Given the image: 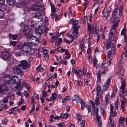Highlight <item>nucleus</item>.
Instances as JSON below:
<instances>
[{
    "instance_id": "nucleus-1",
    "label": "nucleus",
    "mask_w": 127,
    "mask_h": 127,
    "mask_svg": "<svg viewBox=\"0 0 127 127\" xmlns=\"http://www.w3.org/2000/svg\"><path fill=\"white\" fill-rule=\"evenodd\" d=\"M99 104H81V109L83 110L85 106L89 113L90 111L91 113L95 112L96 116V119L98 122V125L99 127H102V123L100 119V117L97 114L98 109L96 106L98 105Z\"/></svg>"
},
{
    "instance_id": "nucleus-2",
    "label": "nucleus",
    "mask_w": 127,
    "mask_h": 127,
    "mask_svg": "<svg viewBox=\"0 0 127 127\" xmlns=\"http://www.w3.org/2000/svg\"><path fill=\"white\" fill-rule=\"evenodd\" d=\"M34 43L31 42L26 43L23 45H18L15 47L16 50L21 49L22 51L26 53L29 52L31 51V48L33 45Z\"/></svg>"
},
{
    "instance_id": "nucleus-3",
    "label": "nucleus",
    "mask_w": 127,
    "mask_h": 127,
    "mask_svg": "<svg viewBox=\"0 0 127 127\" xmlns=\"http://www.w3.org/2000/svg\"><path fill=\"white\" fill-rule=\"evenodd\" d=\"M121 85L120 87V91L121 93H120V96H124L125 95H127V91L125 89L126 85L125 81L124 79H121Z\"/></svg>"
},
{
    "instance_id": "nucleus-4",
    "label": "nucleus",
    "mask_w": 127,
    "mask_h": 127,
    "mask_svg": "<svg viewBox=\"0 0 127 127\" xmlns=\"http://www.w3.org/2000/svg\"><path fill=\"white\" fill-rule=\"evenodd\" d=\"M72 100L73 103H78L80 102V103H85L83 99H81L79 96L77 95H73L72 98Z\"/></svg>"
},
{
    "instance_id": "nucleus-5",
    "label": "nucleus",
    "mask_w": 127,
    "mask_h": 127,
    "mask_svg": "<svg viewBox=\"0 0 127 127\" xmlns=\"http://www.w3.org/2000/svg\"><path fill=\"white\" fill-rule=\"evenodd\" d=\"M13 72L15 74L17 75L20 74L21 76H23V73L21 69L19 66H15L14 67Z\"/></svg>"
},
{
    "instance_id": "nucleus-6",
    "label": "nucleus",
    "mask_w": 127,
    "mask_h": 127,
    "mask_svg": "<svg viewBox=\"0 0 127 127\" xmlns=\"http://www.w3.org/2000/svg\"><path fill=\"white\" fill-rule=\"evenodd\" d=\"M124 71L123 67L121 66L119 67L118 70L116 73V75H119L118 78L122 79V77L124 76Z\"/></svg>"
},
{
    "instance_id": "nucleus-7",
    "label": "nucleus",
    "mask_w": 127,
    "mask_h": 127,
    "mask_svg": "<svg viewBox=\"0 0 127 127\" xmlns=\"http://www.w3.org/2000/svg\"><path fill=\"white\" fill-rule=\"evenodd\" d=\"M111 80V77H109L104 83V86L103 87V91H106L109 88L110 85Z\"/></svg>"
},
{
    "instance_id": "nucleus-8",
    "label": "nucleus",
    "mask_w": 127,
    "mask_h": 127,
    "mask_svg": "<svg viewBox=\"0 0 127 127\" xmlns=\"http://www.w3.org/2000/svg\"><path fill=\"white\" fill-rule=\"evenodd\" d=\"M108 64H107V63H102L101 65V69H102L103 71H102V73L104 74L106 73L107 71V66Z\"/></svg>"
},
{
    "instance_id": "nucleus-9",
    "label": "nucleus",
    "mask_w": 127,
    "mask_h": 127,
    "mask_svg": "<svg viewBox=\"0 0 127 127\" xmlns=\"http://www.w3.org/2000/svg\"><path fill=\"white\" fill-rule=\"evenodd\" d=\"M4 82L7 84H12L13 82L11 81V79L9 75H6L3 77Z\"/></svg>"
},
{
    "instance_id": "nucleus-10",
    "label": "nucleus",
    "mask_w": 127,
    "mask_h": 127,
    "mask_svg": "<svg viewBox=\"0 0 127 127\" xmlns=\"http://www.w3.org/2000/svg\"><path fill=\"white\" fill-rule=\"evenodd\" d=\"M20 65L23 69L28 68L30 66L29 64L28 63L27 61L24 60H22L20 62Z\"/></svg>"
},
{
    "instance_id": "nucleus-11",
    "label": "nucleus",
    "mask_w": 127,
    "mask_h": 127,
    "mask_svg": "<svg viewBox=\"0 0 127 127\" xmlns=\"http://www.w3.org/2000/svg\"><path fill=\"white\" fill-rule=\"evenodd\" d=\"M115 48L113 47L111 49V50L109 51L107 54V55L108 57L109 58H110L114 56L115 51Z\"/></svg>"
},
{
    "instance_id": "nucleus-12",
    "label": "nucleus",
    "mask_w": 127,
    "mask_h": 127,
    "mask_svg": "<svg viewBox=\"0 0 127 127\" xmlns=\"http://www.w3.org/2000/svg\"><path fill=\"white\" fill-rule=\"evenodd\" d=\"M11 81L13 82L12 84L13 83L16 84H19L20 83L21 79L19 78V77L16 76H14L11 78Z\"/></svg>"
},
{
    "instance_id": "nucleus-13",
    "label": "nucleus",
    "mask_w": 127,
    "mask_h": 127,
    "mask_svg": "<svg viewBox=\"0 0 127 127\" xmlns=\"http://www.w3.org/2000/svg\"><path fill=\"white\" fill-rule=\"evenodd\" d=\"M111 41L112 40H109V39L105 41L104 45V47L106 49L110 48Z\"/></svg>"
},
{
    "instance_id": "nucleus-14",
    "label": "nucleus",
    "mask_w": 127,
    "mask_h": 127,
    "mask_svg": "<svg viewBox=\"0 0 127 127\" xmlns=\"http://www.w3.org/2000/svg\"><path fill=\"white\" fill-rule=\"evenodd\" d=\"M120 21V19L117 17H111L109 19V22L111 23H114L118 24V23Z\"/></svg>"
},
{
    "instance_id": "nucleus-15",
    "label": "nucleus",
    "mask_w": 127,
    "mask_h": 127,
    "mask_svg": "<svg viewBox=\"0 0 127 127\" xmlns=\"http://www.w3.org/2000/svg\"><path fill=\"white\" fill-rule=\"evenodd\" d=\"M95 89L96 91V95H103V92L101 91V86L100 85H97L96 86Z\"/></svg>"
},
{
    "instance_id": "nucleus-16",
    "label": "nucleus",
    "mask_w": 127,
    "mask_h": 127,
    "mask_svg": "<svg viewBox=\"0 0 127 127\" xmlns=\"http://www.w3.org/2000/svg\"><path fill=\"white\" fill-rule=\"evenodd\" d=\"M105 8L103 9V11H102V14L104 16L105 18H106V19H107V17L109 15V13L111 11V10L110 9H107L106 11L105 12L104 14V11L105 10Z\"/></svg>"
},
{
    "instance_id": "nucleus-17",
    "label": "nucleus",
    "mask_w": 127,
    "mask_h": 127,
    "mask_svg": "<svg viewBox=\"0 0 127 127\" xmlns=\"http://www.w3.org/2000/svg\"><path fill=\"white\" fill-rule=\"evenodd\" d=\"M35 17L38 20V21H40L42 19V15L41 13L40 12H36L35 14Z\"/></svg>"
},
{
    "instance_id": "nucleus-18",
    "label": "nucleus",
    "mask_w": 127,
    "mask_h": 127,
    "mask_svg": "<svg viewBox=\"0 0 127 127\" xmlns=\"http://www.w3.org/2000/svg\"><path fill=\"white\" fill-rule=\"evenodd\" d=\"M79 28V26H78L76 28H73L72 34L74 38L75 37L77 38L79 36V35H78V34L77 32L78 29Z\"/></svg>"
},
{
    "instance_id": "nucleus-19",
    "label": "nucleus",
    "mask_w": 127,
    "mask_h": 127,
    "mask_svg": "<svg viewBox=\"0 0 127 127\" xmlns=\"http://www.w3.org/2000/svg\"><path fill=\"white\" fill-rule=\"evenodd\" d=\"M9 57V53L7 52H4L2 53L1 57V58L4 60L7 59Z\"/></svg>"
},
{
    "instance_id": "nucleus-20",
    "label": "nucleus",
    "mask_w": 127,
    "mask_h": 127,
    "mask_svg": "<svg viewBox=\"0 0 127 127\" xmlns=\"http://www.w3.org/2000/svg\"><path fill=\"white\" fill-rule=\"evenodd\" d=\"M41 6L38 4H34L32 5L31 7L33 11H37L39 10Z\"/></svg>"
},
{
    "instance_id": "nucleus-21",
    "label": "nucleus",
    "mask_w": 127,
    "mask_h": 127,
    "mask_svg": "<svg viewBox=\"0 0 127 127\" xmlns=\"http://www.w3.org/2000/svg\"><path fill=\"white\" fill-rule=\"evenodd\" d=\"M70 22L71 23L73 28H76V26L78 23V20H74L73 19H72L70 20Z\"/></svg>"
},
{
    "instance_id": "nucleus-22",
    "label": "nucleus",
    "mask_w": 127,
    "mask_h": 127,
    "mask_svg": "<svg viewBox=\"0 0 127 127\" xmlns=\"http://www.w3.org/2000/svg\"><path fill=\"white\" fill-rule=\"evenodd\" d=\"M44 26L45 28V32L47 31L48 30V28L47 27L48 25V18L45 17L44 19Z\"/></svg>"
},
{
    "instance_id": "nucleus-23",
    "label": "nucleus",
    "mask_w": 127,
    "mask_h": 127,
    "mask_svg": "<svg viewBox=\"0 0 127 127\" xmlns=\"http://www.w3.org/2000/svg\"><path fill=\"white\" fill-rule=\"evenodd\" d=\"M30 30V28L27 25L25 26L24 30V33L25 34L29 33Z\"/></svg>"
},
{
    "instance_id": "nucleus-24",
    "label": "nucleus",
    "mask_w": 127,
    "mask_h": 127,
    "mask_svg": "<svg viewBox=\"0 0 127 127\" xmlns=\"http://www.w3.org/2000/svg\"><path fill=\"white\" fill-rule=\"evenodd\" d=\"M35 32L38 37L41 36L43 33V31L41 29H36L35 30Z\"/></svg>"
},
{
    "instance_id": "nucleus-25",
    "label": "nucleus",
    "mask_w": 127,
    "mask_h": 127,
    "mask_svg": "<svg viewBox=\"0 0 127 127\" xmlns=\"http://www.w3.org/2000/svg\"><path fill=\"white\" fill-rule=\"evenodd\" d=\"M7 90L6 86L4 84L0 85V93H3Z\"/></svg>"
},
{
    "instance_id": "nucleus-26",
    "label": "nucleus",
    "mask_w": 127,
    "mask_h": 127,
    "mask_svg": "<svg viewBox=\"0 0 127 127\" xmlns=\"http://www.w3.org/2000/svg\"><path fill=\"white\" fill-rule=\"evenodd\" d=\"M56 39L55 45L58 46L60 45V43L62 41V39L61 38H58L57 37H56Z\"/></svg>"
},
{
    "instance_id": "nucleus-27",
    "label": "nucleus",
    "mask_w": 127,
    "mask_h": 127,
    "mask_svg": "<svg viewBox=\"0 0 127 127\" xmlns=\"http://www.w3.org/2000/svg\"><path fill=\"white\" fill-rule=\"evenodd\" d=\"M110 98V93L109 92L107 93L105 95V102L106 103H108L109 102Z\"/></svg>"
},
{
    "instance_id": "nucleus-28",
    "label": "nucleus",
    "mask_w": 127,
    "mask_h": 127,
    "mask_svg": "<svg viewBox=\"0 0 127 127\" xmlns=\"http://www.w3.org/2000/svg\"><path fill=\"white\" fill-rule=\"evenodd\" d=\"M25 35L26 36L28 40L30 39H35V36L29 34L28 33L25 34Z\"/></svg>"
},
{
    "instance_id": "nucleus-29",
    "label": "nucleus",
    "mask_w": 127,
    "mask_h": 127,
    "mask_svg": "<svg viewBox=\"0 0 127 127\" xmlns=\"http://www.w3.org/2000/svg\"><path fill=\"white\" fill-rule=\"evenodd\" d=\"M68 116V114L67 113H61L60 115V117L63 119H66Z\"/></svg>"
},
{
    "instance_id": "nucleus-30",
    "label": "nucleus",
    "mask_w": 127,
    "mask_h": 127,
    "mask_svg": "<svg viewBox=\"0 0 127 127\" xmlns=\"http://www.w3.org/2000/svg\"><path fill=\"white\" fill-rule=\"evenodd\" d=\"M88 30L90 33H92L94 32L92 26L91 25H89L88 26Z\"/></svg>"
},
{
    "instance_id": "nucleus-31",
    "label": "nucleus",
    "mask_w": 127,
    "mask_h": 127,
    "mask_svg": "<svg viewBox=\"0 0 127 127\" xmlns=\"http://www.w3.org/2000/svg\"><path fill=\"white\" fill-rule=\"evenodd\" d=\"M57 98V94L55 93H53L52 94L51 96L50 97V98L52 100H55Z\"/></svg>"
},
{
    "instance_id": "nucleus-32",
    "label": "nucleus",
    "mask_w": 127,
    "mask_h": 127,
    "mask_svg": "<svg viewBox=\"0 0 127 127\" xmlns=\"http://www.w3.org/2000/svg\"><path fill=\"white\" fill-rule=\"evenodd\" d=\"M36 70L37 73L39 71L42 72H43L44 71V69L41 67L40 66H39L37 67Z\"/></svg>"
},
{
    "instance_id": "nucleus-33",
    "label": "nucleus",
    "mask_w": 127,
    "mask_h": 127,
    "mask_svg": "<svg viewBox=\"0 0 127 127\" xmlns=\"http://www.w3.org/2000/svg\"><path fill=\"white\" fill-rule=\"evenodd\" d=\"M102 95H96L95 98V103H99V98Z\"/></svg>"
},
{
    "instance_id": "nucleus-34",
    "label": "nucleus",
    "mask_w": 127,
    "mask_h": 127,
    "mask_svg": "<svg viewBox=\"0 0 127 127\" xmlns=\"http://www.w3.org/2000/svg\"><path fill=\"white\" fill-rule=\"evenodd\" d=\"M10 88H9V89H7L6 90V92H7V93L6 94L7 95V97L8 98L10 97V95H11L13 92L12 91H11L10 90Z\"/></svg>"
},
{
    "instance_id": "nucleus-35",
    "label": "nucleus",
    "mask_w": 127,
    "mask_h": 127,
    "mask_svg": "<svg viewBox=\"0 0 127 127\" xmlns=\"http://www.w3.org/2000/svg\"><path fill=\"white\" fill-rule=\"evenodd\" d=\"M9 36L10 37H11L12 38V39L13 40H16L18 37L17 34L14 35L10 34Z\"/></svg>"
},
{
    "instance_id": "nucleus-36",
    "label": "nucleus",
    "mask_w": 127,
    "mask_h": 127,
    "mask_svg": "<svg viewBox=\"0 0 127 127\" xmlns=\"http://www.w3.org/2000/svg\"><path fill=\"white\" fill-rule=\"evenodd\" d=\"M68 63V61L66 60H61L59 63V64H64L65 65H67Z\"/></svg>"
},
{
    "instance_id": "nucleus-37",
    "label": "nucleus",
    "mask_w": 127,
    "mask_h": 127,
    "mask_svg": "<svg viewBox=\"0 0 127 127\" xmlns=\"http://www.w3.org/2000/svg\"><path fill=\"white\" fill-rule=\"evenodd\" d=\"M126 29L123 28L121 30V35H124V37L125 39L126 38Z\"/></svg>"
},
{
    "instance_id": "nucleus-38",
    "label": "nucleus",
    "mask_w": 127,
    "mask_h": 127,
    "mask_svg": "<svg viewBox=\"0 0 127 127\" xmlns=\"http://www.w3.org/2000/svg\"><path fill=\"white\" fill-rule=\"evenodd\" d=\"M118 7H117L115 8L113 11L112 14V16L113 17H115L117 15V12L118 11Z\"/></svg>"
},
{
    "instance_id": "nucleus-39",
    "label": "nucleus",
    "mask_w": 127,
    "mask_h": 127,
    "mask_svg": "<svg viewBox=\"0 0 127 127\" xmlns=\"http://www.w3.org/2000/svg\"><path fill=\"white\" fill-rule=\"evenodd\" d=\"M6 2L9 5H11L14 4V2L13 0H6Z\"/></svg>"
},
{
    "instance_id": "nucleus-40",
    "label": "nucleus",
    "mask_w": 127,
    "mask_h": 127,
    "mask_svg": "<svg viewBox=\"0 0 127 127\" xmlns=\"http://www.w3.org/2000/svg\"><path fill=\"white\" fill-rule=\"evenodd\" d=\"M124 121H125V118L121 117L118 121L119 124H124Z\"/></svg>"
},
{
    "instance_id": "nucleus-41",
    "label": "nucleus",
    "mask_w": 127,
    "mask_h": 127,
    "mask_svg": "<svg viewBox=\"0 0 127 127\" xmlns=\"http://www.w3.org/2000/svg\"><path fill=\"white\" fill-rule=\"evenodd\" d=\"M67 49H64L62 48H58L57 49V50L58 52H60V51L62 52L63 53L65 52L66 51Z\"/></svg>"
},
{
    "instance_id": "nucleus-42",
    "label": "nucleus",
    "mask_w": 127,
    "mask_h": 127,
    "mask_svg": "<svg viewBox=\"0 0 127 127\" xmlns=\"http://www.w3.org/2000/svg\"><path fill=\"white\" fill-rule=\"evenodd\" d=\"M89 2L87 1H85L83 3L84 7V10H85L89 5Z\"/></svg>"
},
{
    "instance_id": "nucleus-43",
    "label": "nucleus",
    "mask_w": 127,
    "mask_h": 127,
    "mask_svg": "<svg viewBox=\"0 0 127 127\" xmlns=\"http://www.w3.org/2000/svg\"><path fill=\"white\" fill-rule=\"evenodd\" d=\"M93 59L94 61L93 63L94 65V66L95 67L96 65V64L97 63L98 61L97 59H96V57L95 56H94V57Z\"/></svg>"
},
{
    "instance_id": "nucleus-44",
    "label": "nucleus",
    "mask_w": 127,
    "mask_h": 127,
    "mask_svg": "<svg viewBox=\"0 0 127 127\" xmlns=\"http://www.w3.org/2000/svg\"><path fill=\"white\" fill-rule=\"evenodd\" d=\"M0 107L5 109L8 107V106L5 104H3L1 105Z\"/></svg>"
},
{
    "instance_id": "nucleus-45",
    "label": "nucleus",
    "mask_w": 127,
    "mask_h": 127,
    "mask_svg": "<svg viewBox=\"0 0 127 127\" xmlns=\"http://www.w3.org/2000/svg\"><path fill=\"white\" fill-rule=\"evenodd\" d=\"M120 97L122 98L121 99V103H125L127 102V100L125 99L124 96H120Z\"/></svg>"
},
{
    "instance_id": "nucleus-46",
    "label": "nucleus",
    "mask_w": 127,
    "mask_h": 127,
    "mask_svg": "<svg viewBox=\"0 0 127 127\" xmlns=\"http://www.w3.org/2000/svg\"><path fill=\"white\" fill-rule=\"evenodd\" d=\"M118 90L117 87L115 85H114L112 89V92L116 93L117 92Z\"/></svg>"
},
{
    "instance_id": "nucleus-47",
    "label": "nucleus",
    "mask_w": 127,
    "mask_h": 127,
    "mask_svg": "<svg viewBox=\"0 0 127 127\" xmlns=\"http://www.w3.org/2000/svg\"><path fill=\"white\" fill-rule=\"evenodd\" d=\"M57 125L59 127H65V125L63 122L59 123L57 124Z\"/></svg>"
},
{
    "instance_id": "nucleus-48",
    "label": "nucleus",
    "mask_w": 127,
    "mask_h": 127,
    "mask_svg": "<svg viewBox=\"0 0 127 127\" xmlns=\"http://www.w3.org/2000/svg\"><path fill=\"white\" fill-rule=\"evenodd\" d=\"M113 31H111L110 32H109V37L108 39H109V40H111V38L112 37L113 34Z\"/></svg>"
},
{
    "instance_id": "nucleus-49",
    "label": "nucleus",
    "mask_w": 127,
    "mask_h": 127,
    "mask_svg": "<svg viewBox=\"0 0 127 127\" xmlns=\"http://www.w3.org/2000/svg\"><path fill=\"white\" fill-rule=\"evenodd\" d=\"M7 122V118L5 117L2 119V123L3 125L6 124Z\"/></svg>"
},
{
    "instance_id": "nucleus-50",
    "label": "nucleus",
    "mask_w": 127,
    "mask_h": 127,
    "mask_svg": "<svg viewBox=\"0 0 127 127\" xmlns=\"http://www.w3.org/2000/svg\"><path fill=\"white\" fill-rule=\"evenodd\" d=\"M67 36L68 37L72 39V40L71 41V42H72L74 40L75 38L74 37L72 36L71 34H68L67 35Z\"/></svg>"
},
{
    "instance_id": "nucleus-51",
    "label": "nucleus",
    "mask_w": 127,
    "mask_h": 127,
    "mask_svg": "<svg viewBox=\"0 0 127 127\" xmlns=\"http://www.w3.org/2000/svg\"><path fill=\"white\" fill-rule=\"evenodd\" d=\"M0 7V18H1L4 16V13L2 9Z\"/></svg>"
},
{
    "instance_id": "nucleus-52",
    "label": "nucleus",
    "mask_w": 127,
    "mask_h": 127,
    "mask_svg": "<svg viewBox=\"0 0 127 127\" xmlns=\"http://www.w3.org/2000/svg\"><path fill=\"white\" fill-rule=\"evenodd\" d=\"M34 104H33L32 105V108L30 112V115L32 114L34 112Z\"/></svg>"
},
{
    "instance_id": "nucleus-53",
    "label": "nucleus",
    "mask_w": 127,
    "mask_h": 127,
    "mask_svg": "<svg viewBox=\"0 0 127 127\" xmlns=\"http://www.w3.org/2000/svg\"><path fill=\"white\" fill-rule=\"evenodd\" d=\"M90 41V39L89 37L87 39H86V44H87L88 45V47H89L90 46V45L89 43Z\"/></svg>"
},
{
    "instance_id": "nucleus-54",
    "label": "nucleus",
    "mask_w": 127,
    "mask_h": 127,
    "mask_svg": "<svg viewBox=\"0 0 127 127\" xmlns=\"http://www.w3.org/2000/svg\"><path fill=\"white\" fill-rule=\"evenodd\" d=\"M110 115H113V107L112 106V105L111 104L110 105Z\"/></svg>"
},
{
    "instance_id": "nucleus-55",
    "label": "nucleus",
    "mask_w": 127,
    "mask_h": 127,
    "mask_svg": "<svg viewBox=\"0 0 127 127\" xmlns=\"http://www.w3.org/2000/svg\"><path fill=\"white\" fill-rule=\"evenodd\" d=\"M19 86H18L16 87L17 90H16V94L18 95H20L21 93L19 90L18 91H17L18 90L17 89H18L19 88V90L20 89H21V88H19Z\"/></svg>"
},
{
    "instance_id": "nucleus-56",
    "label": "nucleus",
    "mask_w": 127,
    "mask_h": 127,
    "mask_svg": "<svg viewBox=\"0 0 127 127\" xmlns=\"http://www.w3.org/2000/svg\"><path fill=\"white\" fill-rule=\"evenodd\" d=\"M124 49L125 53V57H127V46L125 47Z\"/></svg>"
},
{
    "instance_id": "nucleus-57",
    "label": "nucleus",
    "mask_w": 127,
    "mask_h": 127,
    "mask_svg": "<svg viewBox=\"0 0 127 127\" xmlns=\"http://www.w3.org/2000/svg\"><path fill=\"white\" fill-rule=\"evenodd\" d=\"M100 108L102 110H104L105 108V106L104 104H102L100 105Z\"/></svg>"
},
{
    "instance_id": "nucleus-58",
    "label": "nucleus",
    "mask_w": 127,
    "mask_h": 127,
    "mask_svg": "<svg viewBox=\"0 0 127 127\" xmlns=\"http://www.w3.org/2000/svg\"><path fill=\"white\" fill-rule=\"evenodd\" d=\"M7 96L6 97H4L2 101L3 103H6L8 102V99H7Z\"/></svg>"
},
{
    "instance_id": "nucleus-59",
    "label": "nucleus",
    "mask_w": 127,
    "mask_h": 127,
    "mask_svg": "<svg viewBox=\"0 0 127 127\" xmlns=\"http://www.w3.org/2000/svg\"><path fill=\"white\" fill-rule=\"evenodd\" d=\"M85 121L84 120H82V121L80 122V124L81 125V127H84L85 126Z\"/></svg>"
},
{
    "instance_id": "nucleus-60",
    "label": "nucleus",
    "mask_w": 127,
    "mask_h": 127,
    "mask_svg": "<svg viewBox=\"0 0 127 127\" xmlns=\"http://www.w3.org/2000/svg\"><path fill=\"white\" fill-rule=\"evenodd\" d=\"M78 75L80 77H82V70L81 69H80L79 71Z\"/></svg>"
},
{
    "instance_id": "nucleus-61",
    "label": "nucleus",
    "mask_w": 127,
    "mask_h": 127,
    "mask_svg": "<svg viewBox=\"0 0 127 127\" xmlns=\"http://www.w3.org/2000/svg\"><path fill=\"white\" fill-rule=\"evenodd\" d=\"M96 75L97 76V77H100L101 73V71L100 70H98L96 73Z\"/></svg>"
},
{
    "instance_id": "nucleus-62",
    "label": "nucleus",
    "mask_w": 127,
    "mask_h": 127,
    "mask_svg": "<svg viewBox=\"0 0 127 127\" xmlns=\"http://www.w3.org/2000/svg\"><path fill=\"white\" fill-rule=\"evenodd\" d=\"M50 5L51 11L53 10V9L55 8V6L53 3L52 2H50Z\"/></svg>"
},
{
    "instance_id": "nucleus-63",
    "label": "nucleus",
    "mask_w": 127,
    "mask_h": 127,
    "mask_svg": "<svg viewBox=\"0 0 127 127\" xmlns=\"http://www.w3.org/2000/svg\"><path fill=\"white\" fill-rule=\"evenodd\" d=\"M77 117L79 121L81 120V115L79 113H77L76 114Z\"/></svg>"
},
{
    "instance_id": "nucleus-64",
    "label": "nucleus",
    "mask_w": 127,
    "mask_h": 127,
    "mask_svg": "<svg viewBox=\"0 0 127 127\" xmlns=\"http://www.w3.org/2000/svg\"><path fill=\"white\" fill-rule=\"evenodd\" d=\"M24 94L25 97L27 98L28 97L29 93L27 91H25L24 92Z\"/></svg>"
}]
</instances>
